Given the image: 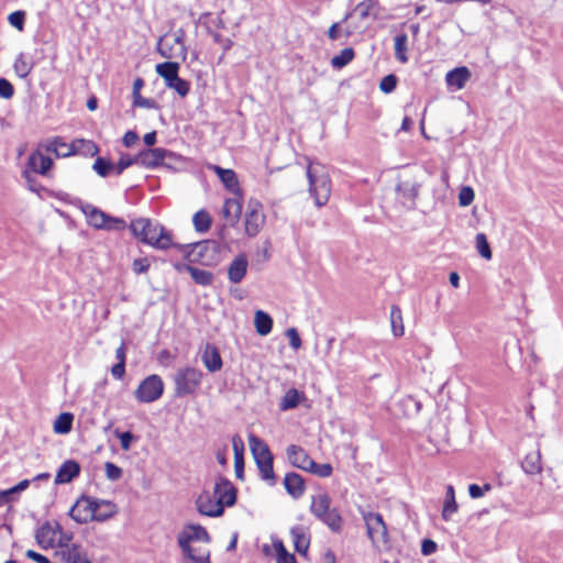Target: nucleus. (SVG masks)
Segmentation results:
<instances>
[{"instance_id":"nucleus-47","label":"nucleus","mask_w":563,"mask_h":563,"mask_svg":"<svg viewBox=\"0 0 563 563\" xmlns=\"http://www.w3.org/2000/svg\"><path fill=\"white\" fill-rule=\"evenodd\" d=\"M476 249L481 256L485 260H490L493 254L487 241V238L484 233H477L475 236Z\"/></svg>"},{"instance_id":"nucleus-33","label":"nucleus","mask_w":563,"mask_h":563,"mask_svg":"<svg viewBox=\"0 0 563 563\" xmlns=\"http://www.w3.org/2000/svg\"><path fill=\"white\" fill-rule=\"evenodd\" d=\"M305 399V394L299 391L296 388L288 389L279 402V409L283 411H287L296 408L299 402Z\"/></svg>"},{"instance_id":"nucleus-27","label":"nucleus","mask_w":563,"mask_h":563,"mask_svg":"<svg viewBox=\"0 0 563 563\" xmlns=\"http://www.w3.org/2000/svg\"><path fill=\"white\" fill-rule=\"evenodd\" d=\"M93 511L96 521H106L118 512V507L110 500L95 498Z\"/></svg>"},{"instance_id":"nucleus-30","label":"nucleus","mask_w":563,"mask_h":563,"mask_svg":"<svg viewBox=\"0 0 563 563\" xmlns=\"http://www.w3.org/2000/svg\"><path fill=\"white\" fill-rule=\"evenodd\" d=\"M232 446L234 451V470L238 478L242 479L244 474L243 450L244 444L240 435L235 434L232 438Z\"/></svg>"},{"instance_id":"nucleus-44","label":"nucleus","mask_w":563,"mask_h":563,"mask_svg":"<svg viewBox=\"0 0 563 563\" xmlns=\"http://www.w3.org/2000/svg\"><path fill=\"white\" fill-rule=\"evenodd\" d=\"M13 68L20 78H26L33 68V64L21 53L15 58Z\"/></svg>"},{"instance_id":"nucleus-9","label":"nucleus","mask_w":563,"mask_h":563,"mask_svg":"<svg viewBox=\"0 0 563 563\" xmlns=\"http://www.w3.org/2000/svg\"><path fill=\"white\" fill-rule=\"evenodd\" d=\"M81 211L86 216L87 222L98 230L120 231L126 227L123 219L111 217L92 205L81 206Z\"/></svg>"},{"instance_id":"nucleus-39","label":"nucleus","mask_w":563,"mask_h":563,"mask_svg":"<svg viewBox=\"0 0 563 563\" xmlns=\"http://www.w3.org/2000/svg\"><path fill=\"white\" fill-rule=\"evenodd\" d=\"M74 416L70 412L60 413L54 422V431L58 434H66L71 430Z\"/></svg>"},{"instance_id":"nucleus-62","label":"nucleus","mask_w":563,"mask_h":563,"mask_svg":"<svg viewBox=\"0 0 563 563\" xmlns=\"http://www.w3.org/2000/svg\"><path fill=\"white\" fill-rule=\"evenodd\" d=\"M117 435L120 439L122 450H124V451L130 450L131 442L134 439L133 434L131 432L126 431V432H122V433L117 432Z\"/></svg>"},{"instance_id":"nucleus-50","label":"nucleus","mask_w":563,"mask_h":563,"mask_svg":"<svg viewBox=\"0 0 563 563\" xmlns=\"http://www.w3.org/2000/svg\"><path fill=\"white\" fill-rule=\"evenodd\" d=\"M332 466L329 463L318 464L313 461V465L309 466L308 471L311 474L318 475L320 477H329L332 474Z\"/></svg>"},{"instance_id":"nucleus-26","label":"nucleus","mask_w":563,"mask_h":563,"mask_svg":"<svg viewBox=\"0 0 563 563\" xmlns=\"http://www.w3.org/2000/svg\"><path fill=\"white\" fill-rule=\"evenodd\" d=\"M471 77V71L467 67H456L450 70L445 76V81L449 87H454L455 89L464 88L466 81Z\"/></svg>"},{"instance_id":"nucleus-29","label":"nucleus","mask_w":563,"mask_h":563,"mask_svg":"<svg viewBox=\"0 0 563 563\" xmlns=\"http://www.w3.org/2000/svg\"><path fill=\"white\" fill-rule=\"evenodd\" d=\"M175 268L177 271H183V269L187 271L190 274L191 278L195 280V283H197L198 285H201V286H209V285H211L212 280H213V274L209 271H205V269L194 267L191 265H183V264H176Z\"/></svg>"},{"instance_id":"nucleus-6","label":"nucleus","mask_w":563,"mask_h":563,"mask_svg":"<svg viewBox=\"0 0 563 563\" xmlns=\"http://www.w3.org/2000/svg\"><path fill=\"white\" fill-rule=\"evenodd\" d=\"M184 257L190 263H199L201 265H211L216 262L218 251L213 241H201L190 244H175Z\"/></svg>"},{"instance_id":"nucleus-2","label":"nucleus","mask_w":563,"mask_h":563,"mask_svg":"<svg viewBox=\"0 0 563 563\" xmlns=\"http://www.w3.org/2000/svg\"><path fill=\"white\" fill-rule=\"evenodd\" d=\"M130 229L135 238L157 250H167L174 246L172 233L158 222L146 218L135 219Z\"/></svg>"},{"instance_id":"nucleus-63","label":"nucleus","mask_w":563,"mask_h":563,"mask_svg":"<svg viewBox=\"0 0 563 563\" xmlns=\"http://www.w3.org/2000/svg\"><path fill=\"white\" fill-rule=\"evenodd\" d=\"M437 550V543L430 539H426L421 544V552L423 555H430Z\"/></svg>"},{"instance_id":"nucleus-41","label":"nucleus","mask_w":563,"mask_h":563,"mask_svg":"<svg viewBox=\"0 0 563 563\" xmlns=\"http://www.w3.org/2000/svg\"><path fill=\"white\" fill-rule=\"evenodd\" d=\"M390 323L391 330L395 336H401L404 334V323L401 309L398 306H391L390 308Z\"/></svg>"},{"instance_id":"nucleus-42","label":"nucleus","mask_w":563,"mask_h":563,"mask_svg":"<svg viewBox=\"0 0 563 563\" xmlns=\"http://www.w3.org/2000/svg\"><path fill=\"white\" fill-rule=\"evenodd\" d=\"M211 217L206 210L197 211L192 217V223L196 231L205 233L211 227Z\"/></svg>"},{"instance_id":"nucleus-56","label":"nucleus","mask_w":563,"mask_h":563,"mask_svg":"<svg viewBox=\"0 0 563 563\" xmlns=\"http://www.w3.org/2000/svg\"><path fill=\"white\" fill-rule=\"evenodd\" d=\"M492 489L490 484H485L484 486H478L477 484H471L468 486V494L472 498L477 499L485 495L486 492Z\"/></svg>"},{"instance_id":"nucleus-61","label":"nucleus","mask_w":563,"mask_h":563,"mask_svg":"<svg viewBox=\"0 0 563 563\" xmlns=\"http://www.w3.org/2000/svg\"><path fill=\"white\" fill-rule=\"evenodd\" d=\"M34 173L31 172L30 169L25 168L22 173L23 175V178L25 179L26 184H27V187L30 188V190L32 191H38V185L35 180V177L33 175Z\"/></svg>"},{"instance_id":"nucleus-28","label":"nucleus","mask_w":563,"mask_h":563,"mask_svg":"<svg viewBox=\"0 0 563 563\" xmlns=\"http://www.w3.org/2000/svg\"><path fill=\"white\" fill-rule=\"evenodd\" d=\"M284 486L287 493L294 498H299L305 493L303 478L297 473H287L284 478Z\"/></svg>"},{"instance_id":"nucleus-64","label":"nucleus","mask_w":563,"mask_h":563,"mask_svg":"<svg viewBox=\"0 0 563 563\" xmlns=\"http://www.w3.org/2000/svg\"><path fill=\"white\" fill-rule=\"evenodd\" d=\"M111 374L115 379H122L125 374V363L118 362L111 368Z\"/></svg>"},{"instance_id":"nucleus-13","label":"nucleus","mask_w":563,"mask_h":563,"mask_svg":"<svg viewBox=\"0 0 563 563\" xmlns=\"http://www.w3.org/2000/svg\"><path fill=\"white\" fill-rule=\"evenodd\" d=\"M265 219L266 217L263 212V205L256 199H250L244 216L246 235L250 238L256 236L262 230Z\"/></svg>"},{"instance_id":"nucleus-40","label":"nucleus","mask_w":563,"mask_h":563,"mask_svg":"<svg viewBox=\"0 0 563 563\" xmlns=\"http://www.w3.org/2000/svg\"><path fill=\"white\" fill-rule=\"evenodd\" d=\"M355 56L352 47H346L340 52V54L331 58V66L335 69H341L350 64Z\"/></svg>"},{"instance_id":"nucleus-25","label":"nucleus","mask_w":563,"mask_h":563,"mask_svg":"<svg viewBox=\"0 0 563 563\" xmlns=\"http://www.w3.org/2000/svg\"><path fill=\"white\" fill-rule=\"evenodd\" d=\"M247 271V260L245 255L236 256L230 264L228 277L231 283L239 284L245 277Z\"/></svg>"},{"instance_id":"nucleus-35","label":"nucleus","mask_w":563,"mask_h":563,"mask_svg":"<svg viewBox=\"0 0 563 563\" xmlns=\"http://www.w3.org/2000/svg\"><path fill=\"white\" fill-rule=\"evenodd\" d=\"M254 325L256 329V332L260 335H267L271 333L273 328V319L271 316L263 310H257L254 316Z\"/></svg>"},{"instance_id":"nucleus-19","label":"nucleus","mask_w":563,"mask_h":563,"mask_svg":"<svg viewBox=\"0 0 563 563\" xmlns=\"http://www.w3.org/2000/svg\"><path fill=\"white\" fill-rule=\"evenodd\" d=\"M57 533H62L60 526L55 522H45L42 525L35 533L37 544L43 549L53 548Z\"/></svg>"},{"instance_id":"nucleus-3","label":"nucleus","mask_w":563,"mask_h":563,"mask_svg":"<svg viewBox=\"0 0 563 563\" xmlns=\"http://www.w3.org/2000/svg\"><path fill=\"white\" fill-rule=\"evenodd\" d=\"M309 192L318 207L324 206L331 195V180L325 168L320 164L310 163L307 167Z\"/></svg>"},{"instance_id":"nucleus-52","label":"nucleus","mask_w":563,"mask_h":563,"mask_svg":"<svg viewBox=\"0 0 563 563\" xmlns=\"http://www.w3.org/2000/svg\"><path fill=\"white\" fill-rule=\"evenodd\" d=\"M9 23L18 29L19 31L24 30V21H25V12L24 11H14L8 16Z\"/></svg>"},{"instance_id":"nucleus-17","label":"nucleus","mask_w":563,"mask_h":563,"mask_svg":"<svg viewBox=\"0 0 563 563\" xmlns=\"http://www.w3.org/2000/svg\"><path fill=\"white\" fill-rule=\"evenodd\" d=\"M213 495L223 509L224 507L233 506L236 501V489L233 484L224 477H219L216 482Z\"/></svg>"},{"instance_id":"nucleus-38","label":"nucleus","mask_w":563,"mask_h":563,"mask_svg":"<svg viewBox=\"0 0 563 563\" xmlns=\"http://www.w3.org/2000/svg\"><path fill=\"white\" fill-rule=\"evenodd\" d=\"M295 549L298 553L306 554L309 548V538L301 527H295L290 531Z\"/></svg>"},{"instance_id":"nucleus-16","label":"nucleus","mask_w":563,"mask_h":563,"mask_svg":"<svg viewBox=\"0 0 563 563\" xmlns=\"http://www.w3.org/2000/svg\"><path fill=\"white\" fill-rule=\"evenodd\" d=\"M173 153L161 147L148 148L140 152L135 156L136 165L146 167V168H155L159 165L164 164L166 157L172 156Z\"/></svg>"},{"instance_id":"nucleus-5","label":"nucleus","mask_w":563,"mask_h":563,"mask_svg":"<svg viewBox=\"0 0 563 563\" xmlns=\"http://www.w3.org/2000/svg\"><path fill=\"white\" fill-rule=\"evenodd\" d=\"M249 443L261 478L269 485H275L276 477L273 468V454L267 444L254 434L249 435Z\"/></svg>"},{"instance_id":"nucleus-4","label":"nucleus","mask_w":563,"mask_h":563,"mask_svg":"<svg viewBox=\"0 0 563 563\" xmlns=\"http://www.w3.org/2000/svg\"><path fill=\"white\" fill-rule=\"evenodd\" d=\"M310 512L331 531H341L342 517L338 509L331 506V498L327 493L311 496Z\"/></svg>"},{"instance_id":"nucleus-58","label":"nucleus","mask_w":563,"mask_h":563,"mask_svg":"<svg viewBox=\"0 0 563 563\" xmlns=\"http://www.w3.org/2000/svg\"><path fill=\"white\" fill-rule=\"evenodd\" d=\"M286 336L289 339V344L294 350H298L301 346V339L295 328H289L286 331Z\"/></svg>"},{"instance_id":"nucleus-53","label":"nucleus","mask_w":563,"mask_h":563,"mask_svg":"<svg viewBox=\"0 0 563 563\" xmlns=\"http://www.w3.org/2000/svg\"><path fill=\"white\" fill-rule=\"evenodd\" d=\"M474 197H475L474 190L471 187H468V186L463 187L459 194L460 206H462V207L470 206L473 202Z\"/></svg>"},{"instance_id":"nucleus-21","label":"nucleus","mask_w":563,"mask_h":563,"mask_svg":"<svg viewBox=\"0 0 563 563\" xmlns=\"http://www.w3.org/2000/svg\"><path fill=\"white\" fill-rule=\"evenodd\" d=\"M55 555L60 558L64 563H91L85 551L79 545L75 544H60Z\"/></svg>"},{"instance_id":"nucleus-37","label":"nucleus","mask_w":563,"mask_h":563,"mask_svg":"<svg viewBox=\"0 0 563 563\" xmlns=\"http://www.w3.org/2000/svg\"><path fill=\"white\" fill-rule=\"evenodd\" d=\"M202 362L211 373L218 372L222 367V360L216 349H207L202 355Z\"/></svg>"},{"instance_id":"nucleus-23","label":"nucleus","mask_w":563,"mask_h":563,"mask_svg":"<svg viewBox=\"0 0 563 563\" xmlns=\"http://www.w3.org/2000/svg\"><path fill=\"white\" fill-rule=\"evenodd\" d=\"M53 165L51 157L44 155L38 148L29 156L26 167L34 174L46 175Z\"/></svg>"},{"instance_id":"nucleus-46","label":"nucleus","mask_w":563,"mask_h":563,"mask_svg":"<svg viewBox=\"0 0 563 563\" xmlns=\"http://www.w3.org/2000/svg\"><path fill=\"white\" fill-rule=\"evenodd\" d=\"M418 190L419 186L417 184L408 181L399 183L396 187V191L410 201H413L418 196Z\"/></svg>"},{"instance_id":"nucleus-59","label":"nucleus","mask_w":563,"mask_h":563,"mask_svg":"<svg viewBox=\"0 0 563 563\" xmlns=\"http://www.w3.org/2000/svg\"><path fill=\"white\" fill-rule=\"evenodd\" d=\"M132 268L135 274L146 273L150 268V262L147 258H136L133 261Z\"/></svg>"},{"instance_id":"nucleus-45","label":"nucleus","mask_w":563,"mask_h":563,"mask_svg":"<svg viewBox=\"0 0 563 563\" xmlns=\"http://www.w3.org/2000/svg\"><path fill=\"white\" fill-rule=\"evenodd\" d=\"M92 169L101 177H108L115 174L114 164L103 157H97L92 165Z\"/></svg>"},{"instance_id":"nucleus-60","label":"nucleus","mask_w":563,"mask_h":563,"mask_svg":"<svg viewBox=\"0 0 563 563\" xmlns=\"http://www.w3.org/2000/svg\"><path fill=\"white\" fill-rule=\"evenodd\" d=\"M133 106L140 107V108L152 109V108H155L156 103L153 99H147V98L142 97L141 95H137V96L133 97Z\"/></svg>"},{"instance_id":"nucleus-55","label":"nucleus","mask_w":563,"mask_h":563,"mask_svg":"<svg viewBox=\"0 0 563 563\" xmlns=\"http://www.w3.org/2000/svg\"><path fill=\"white\" fill-rule=\"evenodd\" d=\"M396 85H397V78L395 75L390 74V75L385 76L382 79V81L379 84V88L383 92L390 93L395 90Z\"/></svg>"},{"instance_id":"nucleus-57","label":"nucleus","mask_w":563,"mask_h":563,"mask_svg":"<svg viewBox=\"0 0 563 563\" xmlns=\"http://www.w3.org/2000/svg\"><path fill=\"white\" fill-rule=\"evenodd\" d=\"M14 93V88L12 84L4 79L0 78V97L4 99H10Z\"/></svg>"},{"instance_id":"nucleus-48","label":"nucleus","mask_w":563,"mask_h":563,"mask_svg":"<svg viewBox=\"0 0 563 563\" xmlns=\"http://www.w3.org/2000/svg\"><path fill=\"white\" fill-rule=\"evenodd\" d=\"M166 87L175 90L181 98L186 97L190 90V84L179 76L175 77Z\"/></svg>"},{"instance_id":"nucleus-31","label":"nucleus","mask_w":563,"mask_h":563,"mask_svg":"<svg viewBox=\"0 0 563 563\" xmlns=\"http://www.w3.org/2000/svg\"><path fill=\"white\" fill-rule=\"evenodd\" d=\"M521 467L525 473L529 475H536L541 473L542 464H541V453L539 450L528 453L523 461L521 462Z\"/></svg>"},{"instance_id":"nucleus-20","label":"nucleus","mask_w":563,"mask_h":563,"mask_svg":"<svg viewBox=\"0 0 563 563\" xmlns=\"http://www.w3.org/2000/svg\"><path fill=\"white\" fill-rule=\"evenodd\" d=\"M288 462L297 468L308 471L309 466L313 465V460L309 456L306 450L299 445L290 444L286 449Z\"/></svg>"},{"instance_id":"nucleus-51","label":"nucleus","mask_w":563,"mask_h":563,"mask_svg":"<svg viewBox=\"0 0 563 563\" xmlns=\"http://www.w3.org/2000/svg\"><path fill=\"white\" fill-rule=\"evenodd\" d=\"M104 471L107 478L112 482L119 481L123 474L121 467H119L112 462H107L104 464Z\"/></svg>"},{"instance_id":"nucleus-10","label":"nucleus","mask_w":563,"mask_h":563,"mask_svg":"<svg viewBox=\"0 0 563 563\" xmlns=\"http://www.w3.org/2000/svg\"><path fill=\"white\" fill-rule=\"evenodd\" d=\"M185 31L179 29L173 34H165L157 43L158 53L166 59H186L187 48L185 46Z\"/></svg>"},{"instance_id":"nucleus-54","label":"nucleus","mask_w":563,"mask_h":563,"mask_svg":"<svg viewBox=\"0 0 563 563\" xmlns=\"http://www.w3.org/2000/svg\"><path fill=\"white\" fill-rule=\"evenodd\" d=\"M133 164L136 165L135 156L131 157L129 155H122L117 164H114L115 168V175H121L124 169L132 166Z\"/></svg>"},{"instance_id":"nucleus-12","label":"nucleus","mask_w":563,"mask_h":563,"mask_svg":"<svg viewBox=\"0 0 563 563\" xmlns=\"http://www.w3.org/2000/svg\"><path fill=\"white\" fill-rule=\"evenodd\" d=\"M164 391V383L161 376L153 374L143 379L136 390L135 398L140 402L150 404L159 399Z\"/></svg>"},{"instance_id":"nucleus-18","label":"nucleus","mask_w":563,"mask_h":563,"mask_svg":"<svg viewBox=\"0 0 563 563\" xmlns=\"http://www.w3.org/2000/svg\"><path fill=\"white\" fill-rule=\"evenodd\" d=\"M242 199L243 195L234 196L224 200L222 207V217L231 227L235 225L241 218L242 213Z\"/></svg>"},{"instance_id":"nucleus-15","label":"nucleus","mask_w":563,"mask_h":563,"mask_svg":"<svg viewBox=\"0 0 563 563\" xmlns=\"http://www.w3.org/2000/svg\"><path fill=\"white\" fill-rule=\"evenodd\" d=\"M196 507L200 515L208 517H220L224 509L214 497L213 493L203 490L196 499Z\"/></svg>"},{"instance_id":"nucleus-1","label":"nucleus","mask_w":563,"mask_h":563,"mask_svg":"<svg viewBox=\"0 0 563 563\" xmlns=\"http://www.w3.org/2000/svg\"><path fill=\"white\" fill-rule=\"evenodd\" d=\"M210 540L208 531L202 526L186 525L177 537L184 563H211L209 550L192 547L194 542L209 543Z\"/></svg>"},{"instance_id":"nucleus-8","label":"nucleus","mask_w":563,"mask_h":563,"mask_svg":"<svg viewBox=\"0 0 563 563\" xmlns=\"http://www.w3.org/2000/svg\"><path fill=\"white\" fill-rule=\"evenodd\" d=\"M202 376V372L198 368L190 366L179 368L174 375L176 397L195 394L201 384Z\"/></svg>"},{"instance_id":"nucleus-34","label":"nucleus","mask_w":563,"mask_h":563,"mask_svg":"<svg viewBox=\"0 0 563 563\" xmlns=\"http://www.w3.org/2000/svg\"><path fill=\"white\" fill-rule=\"evenodd\" d=\"M457 503L455 500V493L452 485L446 487V494L444 499V505L442 509V518L445 521H450L452 516L457 511Z\"/></svg>"},{"instance_id":"nucleus-22","label":"nucleus","mask_w":563,"mask_h":563,"mask_svg":"<svg viewBox=\"0 0 563 563\" xmlns=\"http://www.w3.org/2000/svg\"><path fill=\"white\" fill-rule=\"evenodd\" d=\"M209 169L213 170L218 175L223 186L234 196H240V194H242L238 176L233 169H225L218 165H210Z\"/></svg>"},{"instance_id":"nucleus-24","label":"nucleus","mask_w":563,"mask_h":563,"mask_svg":"<svg viewBox=\"0 0 563 563\" xmlns=\"http://www.w3.org/2000/svg\"><path fill=\"white\" fill-rule=\"evenodd\" d=\"M80 473V465L73 460L66 461L58 468L55 476V484H66L71 482Z\"/></svg>"},{"instance_id":"nucleus-7","label":"nucleus","mask_w":563,"mask_h":563,"mask_svg":"<svg viewBox=\"0 0 563 563\" xmlns=\"http://www.w3.org/2000/svg\"><path fill=\"white\" fill-rule=\"evenodd\" d=\"M363 520L373 545L379 551L387 550L389 548L388 531L382 515L372 511L363 512Z\"/></svg>"},{"instance_id":"nucleus-11","label":"nucleus","mask_w":563,"mask_h":563,"mask_svg":"<svg viewBox=\"0 0 563 563\" xmlns=\"http://www.w3.org/2000/svg\"><path fill=\"white\" fill-rule=\"evenodd\" d=\"M44 147L47 152H53L56 156L62 157H66L79 152L96 155L99 151L98 146L92 141L77 140L69 145L65 143L60 137H54L47 142Z\"/></svg>"},{"instance_id":"nucleus-36","label":"nucleus","mask_w":563,"mask_h":563,"mask_svg":"<svg viewBox=\"0 0 563 563\" xmlns=\"http://www.w3.org/2000/svg\"><path fill=\"white\" fill-rule=\"evenodd\" d=\"M155 70H156L157 75L164 79L165 86H166L175 77L178 76L179 64L175 63V62L161 63V64L156 65Z\"/></svg>"},{"instance_id":"nucleus-43","label":"nucleus","mask_w":563,"mask_h":563,"mask_svg":"<svg viewBox=\"0 0 563 563\" xmlns=\"http://www.w3.org/2000/svg\"><path fill=\"white\" fill-rule=\"evenodd\" d=\"M407 43H408V36L405 33L398 34L395 37V56L401 63L408 62Z\"/></svg>"},{"instance_id":"nucleus-14","label":"nucleus","mask_w":563,"mask_h":563,"mask_svg":"<svg viewBox=\"0 0 563 563\" xmlns=\"http://www.w3.org/2000/svg\"><path fill=\"white\" fill-rule=\"evenodd\" d=\"M95 498L81 496L69 510V516L78 523H87L95 520Z\"/></svg>"},{"instance_id":"nucleus-49","label":"nucleus","mask_w":563,"mask_h":563,"mask_svg":"<svg viewBox=\"0 0 563 563\" xmlns=\"http://www.w3.org/2000/svg\"><path fill=\"white\" fill-rule=\"evenodd\" d=\"M276 550V563H296L295 555L289 553L282 541L274 543Z\"/></svg>"},{"instance_id":"nucleus-32","label":"nucleus","mask_w":563,"mask_h":563,"mask_svg":"<svg viewBox=\"0 0 563 563\" xmlns=\"http://www.w3.org/2000/svg\"><path fill=\"white\" fill-rule=\"evenodd\" d=\"M380 7L378 0H365L360 2L354 12H357L362 20L367 19L368 16H373V19H378Z\"/></svg>"}]
</instances>
